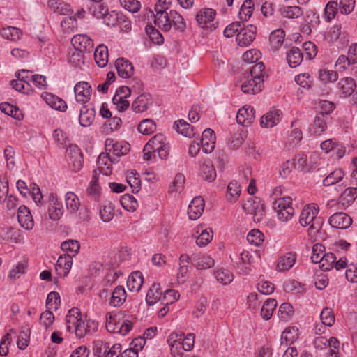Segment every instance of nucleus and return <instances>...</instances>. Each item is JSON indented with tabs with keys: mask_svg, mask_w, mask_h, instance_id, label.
<instances>
[{
	"mask_svg": "<svg viewBox=\"0 0 357 357\" xmlns=\"http://www.w3.org/2000/svg\"><path fill=\"white\" fill-rule=\"evenodd\" d=\"M284 36V31L282 29H277L272 31L269 37L271 47L275 50H278L280 48L283 44Z\"/></svg>",
	"mask_w": 357,
	"mask_h": 357,
	"instance_id": "c03bdc74",
	"label": "nucleus"
},
{
	"mask_svg": "<svg viewBox=\"0 0 357 357\" xmlns=\"http://www.w3.org/2000/svg\"><path fill=\"white\" fill-rule=\"evenodd\" d=\"M75 100L82 104H85L90 100L92 89L91 85L84 81L79 82L74 86Z\"/></svg>",
	"mask_w": 357,
	"mask_h": 357,
	"instance_id": "ddd939ff",
	"label": "nucleus"
},
{
	"mask_svg": "<svg viewBox=\"0 0 357 357\" xmlns=\"http://www.w3.org/2000/svg\"><path fill=\"white\" fill-rule=\"evenodd\" d=\"M297 84L304 89H310L313 84V78L309 73H304L297 75L294 78Z\"/></svg>",
	"mask_w": 357,
	"mask_h": 357,
	"instance_id": "680f3d73",
	"label": "nucleus"
},
{
	"mask_svg": "<svg viewBox=\"0 0 357 357\" xmlns=\"http://www.w3.org/2000/svg\"><path fill=\"white\" fill-rule=\"evenodd\" d=\"M319 207L315 204H307L302 210L299 222L303 227H309V233L310 234L318 232L324 223L321 217H317Z\"/></svg>",
	"mask_w": 357,
	"mask_h": 357,
	"instance_id": "7ed1b4c3",
	"label": "nucleus"
},
{
	"mask_svg": "<svg viewBox=\"0 0 357 357\" xmlns=\"http://www.w3.org/2000/svg\"><path fill=\"white\" fill-rule=\"evenodd\" d=\"M191 263L199 270H205L213 267L215 261L210 256L202 254H194L191 259Z\"/></svg>",
	"mask_w": 357,
	"mask_h": 357,
	"instance_id": "c85d7f7f",
	"label": "nucleus"
},
{
	"mask_svg": "<svg viewBox=\"0 0 357 357\" xmlns=\"http://www.w3.org/2000/svg\"><path fill=\"white\" fill-rule=\"evenodd\" d=\"M278 317L283 321H288L294 314L293 307L287 303H282L278 310Z\"/></svg>",
	"mask_w": 357,
	"mask_h": 357,
	"instance_id": "0e129e2a",
	"label": "nucleus"
},
{
	"mask_svg": "<svg viewBox=\"0 0 357 357\" xmlns=\"http://www.w3.org/2000/svg\"><path fill=\"white\" fill-rule=\"evenodd\" d=\"M215 15V11L211 8H204L197 13L196 18L199 26L204 28L207 23L212 22Z\"/></svg>",
	"mask_w": 357,
	"mask_h": 357,
	"instance_id": "58836bf2",
	"label": "nucleus"
},
{
	"mask_svg": "<svg viewBox=\"0 0 357 357\" xmlns=\"http://www.w3.org/2000/svg\"><path fill=\"white\" fill-rule=\"evenodd\" d=\"M108 56V50L105 45H99L95 50L94 59L99 67L103 68L107 66Z\"/></svg>",
	"mask_w": 357,
	"mask_h": 357,
	"instance_id": "4c0bfd02",
	"label": "nucleus"
},
{
	"mask_svg": "<svg viewBox=\"0 0 357 357\" xmlns=\"http://www.w3.org/2000/svg\"><path fill=\"white\" fill-rule=\"evenodd\" d=\"M71 43L76 50L82 52H91L94 45L92 39L85 34L74 36Z\"/></svg>",
	"mask_w": 357,
	"mask_h": 357,
	"instance_id": "dca6fc26",
	"label": "nucleus"
},
{
	"mask_svg": "<svg viewBox=\"0 0 357 357\" xmlns=\"http://www.w3.org/2000/svg\"><path fill=\"white\" fill-rule=\"evenodd\" d=\"M303 59V55L301 50L296 47H292L287 52V61L289 66L291 68L298 66Z\"/></svg>",
	"mask_w": 357,
	"mask_h": 357,
	"instance_id": "2f4dec72",
	"label": "nucleus"
},
{
	"mask_svg": "<svg viewBox=\"0 0 357 357\" xmlns=\"http://www.w3.org/2000/svg\"><path fill=\"white\" fill-rule=\"evenodd\" d=\"M77 26L75 16H66L61 22V27L64 33H70L74 32Z\"/></svg>",
	"mask_w": 357,
	"mask_h": 357,
	"instance_id": "13d9d810",
	"label": "nucleus"
},
{
	"mask_svg": "<svg viewBox=\"0 0 357 357\" xmlns=\"http://www.w3.org/2000/svg\"><path fill=\"white\" fill-rule=\"evenodd\" d=\"M321 262H319L320 268L326 271L331 270L335 262L336 257L332 252L324 253L323 256H321Z\"/></svg>",
	"mask_w": 357,
	"mask_h": 357,
	"instance_id": "052dcab7",
	"label": "nucleus"
},
{
	"mask_svg": "<svg viewBox=\"0 0 357 357\" xmlns=\"http://www.w3.org/2000/svg\"><path fill=\"white\" fill-rule=\"evenodd\" d=\"M162 293L160 291V285L159 283H153L149 288L146 296V302L148 305H153L158 301L162 299Z\"/></svg>",
	"mask_w": 357,
	"mask_h": 357,
	"instance_id": "ea45409f",
	"label": "nucleus"
},
{
	"mask_svg": "<svg viewBox=\"0 0 357 357\" xmlns=\"http://www.w3.org/2000/svg\"><path fill=\"white\" fill-rule=\"evenodd\" d=\"M279 11L282 17L289 19L298 18L303 13L301 8L297 6H284Z\"/></svg>",
	"mask_w": 357,
	"mask_h": 357,
	"instance_id": "a19ab883",
	"label": "nucleus"
},
{
	"mask_svg": "<svg viewBox=\"0 0 357 357\" xmlns=\"http://www.w3.org/2000/svg\"><path fill=\"white\" fill-rule=\"evenodd\" d=\"M277 305L276 300L273 298L267 299L261 309V316L262 318L265 320H269L272 317Z\"/></svg>",
	"mask_w": 357,
	"mask_h": 357,
	"instance_id": "a18cd8bd",
	"label": "nucleus"
},
{
	"mask_svg": "<svg viewBox=\"0 0 357 357\" xmlns=\"http://www.w3.org/2000/svg\"><path fill=\"white\" fill-rule=\"evenodd\" d=\"M43 100L52 109L65 112L68 108L66 102L61 98L48 92L42 94Z\"/></svg>",
	"mask_w": 357,
	"mask_h": 357,
	"instance_id": "b1692460",
	"label": "nucleus"
},
{
	"mask_svg": "<svg viewBox=\"0 0 357 357\" xmlns=\"http://www.w3.org/2000/svg\"><path fill=\"white\" fill-rule=\"evenodd\" d=\"M65 202L66 208L70 213H76L80 206V201L79 197L71 191L67 192L65 195Z\"/></svg>",
	"mask_w": 357,
	"mask_h": 357,
	"instance_id": "79ce46f5",
	"label": "nucleus"
},
{
	"mask_svg": "<svg viewBox=\"0 0 357 357\" xmlns=\"http://www.w3.org/2000/svg\"><path fill=\"white\" fill-rule=\"evenodd\" d=\"M282 116V112L281 110L273 109L261 117L260 125L265 128H273L279 123Z\"/></svg>",
	"mask_w": 357,
	"mask_h": 357,
	"instance_id": "f3484780",
	"label": "nucleus"
},
{
	"mask_svg": "<svg viewBox=\"0 0 357 357\" xmlns=\"http://www.w3.org/2000/svg\"><path fill=\"white\" fill-rule=\"evenodd\" d=\"M1 36L6 40L17 41L21 38L22 32L17 27L8 26L1 31Z\"/></svg>",
	"mask_w": 357,
	"mask_h": 357,
	"instance_id": "49530a36",
	"label": "nucleus"
},
{
	"mask_svg": "<svg viewBox=\"0 0 357 357\" xmlns=\"http://www.w3.org/2000/svg\"><path fill=\"white\" fill-rule=\"evenodd\" d=\"M319 79L323 84L334 82L338 79V75L336 71L321 68L318 73Z\"/></svg>",
	"mask_w": 357,
	"mask_h": 357,
	"instance_id": "5fc2aeb1",
	"label": "nucleus"
},
{
	"mask_svg": "<svg viewBox=\"0 0 357 357\" xmlns=\"http://www.w3.org/2000/svg\"><path fill=\"white\" fill-rule=\"evenodd\" d=\"M264 65L258 62L254 65L249 73L245 74L241 79V89L245 93L256 94L264 88Z\"/></svg>",
	"mask_w": 357,
	"mask_h": 357,
	"instance_id": "f257e3e1",
	"label": "nucleus"
},
{
	"mask_svg": "<svg viewBox=\"0 0 357 357\" xmlns=\"http://www.w3.org/2000/svg\"><path fill=\"white\" fill-rule=\"evenodd\" d=\"M213 236V231L211 229H202L196 243L199 247H204L211 241Z\"/></svg>",
	"mask_w": 357,
	"mask_h": 357,
	"instance_id": "69168bd1",
	"label": "nucleus"
},
{
	"mask_svg": "<svg viewBox=\"0 0 357 357\" xmlns=\"http://www.w3.org/2000/svg\"><path fill=\"white\" fill-rule=\"evenodd\" d=\"M254 3L252 0H245L242 4L238 16L243 21H248L253 13Z\"/></svg>",
	"mask_w": 357,
	"mask_h": 357,
	"instance_id": "4d7b16f0",
	"label": "nucleus"
},
{
	"mask_svg": "<svg viewBox=\"0 0 357 357\" xmlns=\"http://www.w3.org/2000/svg\"><path fill=\"white\" fill-rule=\"evenodd\" d=\"M297 260V254L293 252H288L281 255L276 264V271L278 272H286L289 271L296 264Z\"/></svg>",
	"mask_w": 357,
	"mask_h": 357,
	"instance_id": "4468645a",
	"label": "nucleus"
},
{
	"mask_svg": "<svg viewBox=\"0 0 357 357\" xmlns=\"http://www.w3.org/2000/svg\"><path fill=\"white\" fill-rule=\"evenodd\" d=\"M0 110L4 114L10 116L15 119L20 120L23 118L22 112L15 106L8 102H2L0 104Z\"/></svg>",
	"mask_w": 357,
	"mask_h": 357,
	"instance_id": "de8ad7c7",
	"label": "nucleus"
},
{
	"mask_svg": "<svg viewBox=\"0 0 357 357\" xmlns=\"http://www.w3.org/2000/svg\"><path fill=\"white\" fill-rule=\"evenodd\" d=\"M256 26L249 24L246 27L241 28L236 35V42L239 46H248L255 40L256 36Z\"/></svg>",
	"mask_w": 357,
	"mask_h": 357,
	"instance_id": "2eb2a0df",
	"label": "nucleus"
},
{
	"mask_svg": "<svg viewBox=\"0 0 357 357\" xmlns=\"http://www.w3.org/2000/svg\"><path fill=\"white\" fill-rule=\"evenodd\" d=\"M66 326L68 332L75 333L79 338H82L86 335L84 319L80 310L77 307H73L68 312L66 316Z\"/></svg>",
	"mask_w": 357,
	"mask_h": 357,
	"instance_id": "20e7f679",
	"label": "nucleus"
},
{
	"mask_svg": "<svg viewBox=\"0 0 357 357\" xmlns=\"http://www.w3.org/2000/svg\"><path fill=\"white\" fill-rule=\"evenodd\" d=\"M144 283L143 274L140 271L132 272L127 280V287L130 291L138 292Z\"/></svg>",
	"mask_w": 357,
	"mask_h": 357,
	"instance_id": "7c9ffc66",
	"label": "nucleus"
},
{
	"mask_svg": "<svg viewBox=\"0 0 357 357\" xmlns=\"http://www.w3.org/2000/svg\"><path fill=\"white\" fill-rule=\"evenodd\" d=\"M298 337L299 331L297 327H287L281 335V344L291 345L298 340Z\"/></svg>",
	"mask_w": 357,
	"mask_h": 357,
	"instance_id": "473e14b6",
	"label": "nucleus"
},
{
	"mask_svg": "<svg viewBox=\"0 0 357 357\" xmlns=\"http://www.w3.org/2000/svg\"><path fill=\"white\" fill-rule=\"evenodd\" d=\"M17 220L20 225L27 230H31L34 226V221L30 210L24 205L18 208Z\"/></svg>",
	"mask_w": 357,
	"mask_h": 357,
	"instance_id": "4be33fe9",
	"label": "nucleus"
},
{
	"mask_svg": "<svg viewBox=\"0 0 357 357\" xmlns=\"http://www.w3.org/2000/svg\"><path fill=\"white\" fill-rule=\"evenodd\" d=\"M255 118V111L254 108L248 105L239 109L236 115V121L238 123L243 126H250L254 121Z\"/></svg>",
	"mask_w": 357,
	"mask_h": 357,
	"instance_id": "5701e85b",
	"label": "nucleus"
},
{
	"mask_svg": "<svg viewBox=\"0 0 357 357\" xmlns=\"http://www.w3.org/2000/svg\"><path fill=\"white\" fill-rule=\"evenodd\" d=\"M185 181V178L183 174H177L172 183L169 185L168 192L170 194L180 193L184 188Z\"/></svg>",
	"mask_w": 357,
	"mask_h": 357,
	"instance_id": "3c124183",
	"label": "nucleus"
},
{
	"mask_svg": "<svg viewBox=\"0 0 357 357\" xmlns=\"http://www.w3.org/2000/svg\"><path fill=\"white\" fill-rule=\"evenodd\" d=\"M126 298L127 294L124 287L117 286L112 291L109 304L116 307H120L125 303Z\"/></svg>",
	"mask_w": 357,
	"mask_h": 357,
	"instance_id": "72a5a7b5",
	"label": "nucleus"
},
{
	"mask_svg": "<svg viewBox=\"0 0 357 357\" xmlns=\"http://www.w3.org/2000/svg\"><path fill=\"white\" fill-rule=\"evenodd\" d=\"M344 176V173L342 169H335L323 180V183L326 186L334 185L342 181Z\"/></svg>",
	"mask_w": 357,
	"mask_h": 357,
	"instance_id": "8fccbe9b",
	"label": "nucleus"
},
{
	"mask_svg": "<svg viewBox=\"0 0 357 357\" xmlns=\"http://www.w3.org/2000/svg\"><path fill=\"white\" fill-rule=\"evenodd\" d=\"M313 345L317 349L319 350H323L328 347V355L330 357H340V342L335 337L327 339L324 336H318L314 338Z\"/></svg>",
	"mask_w": 357,
	"mask_h": 357,
	"instance_id": "0eeeda50",
	"label": "nucleus"
},
{
	"mask_svg": "<svg viewBox=\"0 0 357 357\" xmlns=\"http://www.w3.org/2000/svg\"><path fill=\"white\" fill-rule=\"evenodd\" d=\"M72 265V256L70 254H66L59 257L55 269L59 275L66 277L69 273Z\"/></svg>",
	"mask_w": 357,
	"mask_h": 357,
	"instance_id": "bb28decb",
	"label": "nucleus"
},
{
	"mask_svg": "<svg viewBox=\"0 0 357 357\" xmlns=\"http://www.w3.org/2000/svg\"><path fill=\"white\" fill-rule=\"evenodd\" d=\"M152 102L151 94L142 93L133 101L131 107L135 113H142L148 109Z\"/></svg>",
	"mask_w": 357,
	"mask_h": 357,
	"instance_id": "cd10ccee",
	"label": "nucleus"
},
{
	"mask_svg": "<svg viewBox=\"0 0 357 357\" xmlns=\"http://www.w3.org/2000/svg\"><path fill=\"white\" fill-rule=\"evenodd\" d=\"M215 144V135L214 131L210 128L205 129L202 132L201 144L202 150L205 153H211Z\"/></svg>",
	"mask_w": 357,
	"mask_h": 357,
	"instance_id": "393cba45",
	"label": "nucleus"
},
{
	"mask_svg": "<svg viewBox=\"0 0 357 357\" xmlns=\"http://www.w3.org/2000/svg\"><path fill=\"white\" fill-rule=\"evenodd\" d=\"M94 16L97 18H102L104 23L108 26H114L117 24V13L111 12L105 13L104 12L94 13Z\"/></svg>",
	"mask_w": 357,
	"mask_h": 357,
	"instance_id": "bf43d9fd",
	"label": "nucleus"
},
{
	"mask_svg": "<svg viewBox=\"0 0 357 357\" xmlns=\"http://www.w3.org/2000/svg\"><path fill=\"white\" fill-rule=\"evenodd\" d=\"M217 281L223 285L230 284L234 280V275L230 271L225 268H218L213 272Z\"/></svg>",
	"mask_w": 357,
	"mask_h": 357,
	"instance_id": "37998d69",
	"label": "nucleus"
},
{
	"mask_svg": "<svg viewBox=\"0 0 357 357\" xmlns=\"http://www.w3.org/2000/svg\"><path fill=\"white\" fill-rule=\"evenodd\" d=\"M66 158L71 170L79 172L83 167V155L81 150L77 147H70L66 150Z\"/></svg>",
	"mask_w": 357,
	"mask_h": 357,
	"instance_id": "f8f14e48",
	"label": "nucleus"
},
{
	"mask_svg": "<svg viewBox=\"0 0 357 357\" xmlns=\"http://www.w3.org/2000/svg\"><path fill=\"white\" fill-rule=\"evenodd\" d=\"M106 153H112L115 156L126 155L130 151V144L126 142H119L112 138H107L105 142Z\"/></svg>",
	"mask_w": 357,
	"mask_h": 357,
	"instance_id": "9b49d317",
	"label": "nucleus"
},
{
	"mask_svg": "<svg viewBox=\"0 0 357 357\" xmlns=\"http://www.w3.org/2000/svg\"><path fill=\"white\" fill-rule=\"evenodd\" d=\"M178 132L187 137H193L195 135L193 126L184 120H179L174 123Z\"/></svg>",
	"mask_w": 357,
	"mask_h": 357,
	"instance_id": "09e8293b",
	"label": "nucleus"
},
{
	"mask_svg": "<svg viewBox=\"0 0 357 357\" xmlns=\"http://www.w3.org/2000/svg\"><path fill=\"white\" fill-rule=\"evenodd\" d=\"M63 214L62 204L59 202L57 197L54 195L49 197L48 215L53 221L59 220Z\"/></svg>",
	"mask_w": 357,
	"mask_h": 357,
	"instance_id": "412c9836",
	"label": "nucleus"
},
{
	"mask_svg": "<svg viewBox=\"0 0 357 357\" xmlns=\"http://www.w3.org/2000/svg\"><path fill=\"white\" fill-rule=\"evenodd\" d=\"M331 121L332 117L329 115L324 116L322 114H317L313 122L310 126V133L314 136L321 135L327 129Z\"/></svg>",
	"mask_w": 357,
	"mask_h": 357,
	"instance_id": "9d476101",
	"label": "nucleus"
},
{
	"mask_svg": "<svg viewBox=\"0 0 357 357\" xmlns=\"http://www.w3.org/2000/svg\"><path fill=\"white\" fill-rule=\"evenodd\" d=\"M148 149H151L153 150V152H157L158 157L164 160L166 159L169 155V145L167 142L166 137L161 133H158L151 138L146 143V150Z\"/></svg>",
	"mask_w": 357,
	"mask_h": 357,
	"instance_id": "423d86ee",
	"label": "nucleus"
},
{
	"mask_svg": "<svg viewBox=\"0 0 357 357\" xmlns=\"http://www.w3.org/2000/svg\"><path fill=\"white\" fill-rule=\"evenodd\" d=\"M112 159L108 153H101L97 160V170L103 175L109 176L112 173V163L116 162Z\"/></svg>",
	"mask_w": 357,
	"mask_h": 357,
	"instance_id": "6ab92c4d",
	"label": "nucleus"
},
{
	"mask_svg": "<svg viewBox=\"0 0 357 357\" xmlns=\"http://www.w3.org/2000/svg\"><path fill=\"white\" fill-rule=\"evenodd\" d=\"M169 15L171 27L173 26L176 29L180 31L184 30L185 28V22L183 17L174 10H170Z\"/></svg>",
	"mask_w": 357,
	"mask_h": 357,
	"instance_id": "603ef678",
	"label": "nucleus"
},
{
	"mask_svg": "<svg viewBox=\"0 0 357 357\" xmlns=\"http://www.w3.org/2000/svg\"><path fill=\"white\" fill-rule=\"evenodd\" d=\"M205 206V202L202 197H195L188 206V214L189 218L196 220L202 215Z\"/></svg>",
	"mask_w": 357,
	"mask_h": 357,
	"instance_id": "a211bd4d",
	"label": "nucleus"
},
{
	"mask_svg": "<svg viewBox=\"0 0 357 357\" xmlns=\"http://www.w3.org/2000/svg\"><path fill=\"white\" fill-rule=\"evenodd\" d=\"M247 240L249 243L259 246L264 242V234L259 229H252L248 233Z\"/></svg>",
	"mask_w": 357,
	"mask_h": 357,
	"instance_id": "338daca9",
	"label": "nucleus"
},
{
	"mask_svg": "<svg viewBox=\"0 0 357 357\" xmlns=\"http://www.w3.org/2000/svg\"><path fill=\"white\" fill-rule=\"evenodd\" d=\"M137 129L140 133L149 135L155 131L156 124L153 120L151 119H146L139 123Z\"/></svg>",
	"mask_w": 357,
	"mask_h": 357,
	"instance_id": "6e6d98bb",
	"label": "nucleus"
},
{
	"mask_svg": "<svg viewBox=\"0 0 357 357\" xmlns=\"http://www.w3.org/2000/svg\"><path fill=\"white\" fill-rule=\"evenodd\" d=\"M243 208L247 213L253 215V220L255 222H260L266 214L264 204L252 198L247 200Z\"/></svg>",
	"mask_w": 357,
	"mask_h": 357,
	"instance_id": "1a4fd4ad",
	"label": "nucleus"
},
{
	"mask_svg": "<svg viewBox=\"0 0 357 357\" xmlns=\"http://www.w3.org/2000/svg\"><path fill=\"white\" fill-rule=\"evenodd\" d=\"M200 174L203 179L208 182L213 181L216 178V171L209 160H204L200 165Z\"/></svg>",
	"mask_w": 357,
	"mask_h": 357,
	"instance_id": "f704fd0d",
	"label": "nucleus"
},
{
	"mask_svg": "<svg viewBox=\"0 0 357 357\" xmlns=\"http://www.w3.org/2000/svg\"><path fill=\"white\" fill-rule=\"evenodd\" d=\"M337 89L342 97H349L356 89V83L351 77H344L337 83Z\"/></svg>",
	"mask_w": 357,
	"mask_h": 357,
	"instance_id": "a878e982",
	"label": "nucleus"
},
{
	"mask_svg": "<svg viewBox=\"0 0 357 357\" xmlns=\"http://www.w3.org/2000/svg\"><path fill=\"white\" fill-rule=\"evenodd\" d=\"M96 112L93 108L83 106L80 109L79 121L83 127H88L92 124L95 119Z\"/></svg>",
	"mask_w": 357,
	"mask_h": 357,
	"instance_id": "c9c22d12",
	"label": "nucleus"
},
{
	"mask_svg": "<svg viewBox=\"0 0 357 357\" xmlns=\"http://www.w3.org/2000/svg\"><path fill=\"white\" fill-rule=\"evenodd\" d=\"M357 197V188L349 187L344 190L341 194L339 202L335 199L328 200L326 203V208L330 211V213L333 212V207L337 205H341L343 208L349 206Z\"/></svg>",
	"mask_w": 357,
	"mask_h": 357,
	"instance_id": "6e6552de",
	"label": "nucleus"
},
{
	"mask_svg": "<svg viewBox=\"0 0 357 357\" xmlns=\"http://www.w3.org/2000/svg\"><path fill=\"white\" fill-rule=\"evenodd\" d=\"M241 186L236 181H231L227 186V199L229 202H236L241 194Z\"/></svg>",
	"mask_w": 357,
	"mask_h": 357,
	"instance_id": "864d4df0",
	"label": "nucleus"
},
{
	"mask_svg": "<svg viewBox=\"0 0 357 357\" xmlns=\"http://www.w3.org/2000/svg\"><path fill=\"white\" fill-rule=\"evenodd\" d=\"M155 24L164 31H168L171 29L169 12L155 11Z\"/></svg>",
	"mask_w": 357,
	"mask_h": 357,
	"instance_id": "e433bc0d",
	"label": "nucleus"
},
{
	"mask_svg": "<svg viewBox=\"0 0 357 357\" xmlns=\"http://www.w3.org/2000/svg\"><path fill=\"white\" fill-rule=\"evenodd\" d=\"M331 227L344 229L348 228L352 223V219L344 213H335L328 219Z\"/></svg>",
	"mask_w": 357,
	"mask_h": 357,
	"instance_id": "aec40b11",
	"label": "nucleus"
},
{
	"mask_svg": "<svg viewBox=\"0 0 357 357\" xmlns=\"http://www.w3.org/2000/svg\"><path fill=\"white\" fill-rule=\"evenodd\" d=\"M61 248L63 251L70 252V255H75L79 250L80 244L76 240H68L61 243Z\"/></svg>",
	"mask_w": 357,
	"mask_h": 357,
	"instance_id": "774afa93",
	"label": "nucleus"
},
{
	"mask_svg": "<svg viewBox=\"0 0 357 357\" xmlns=\"http://www.w3.org/2000/svg\"><path fill=\"white\" fill-rule=\"evenodd\" d=\"M115 66L118 75L123 78H128L133 75L134 68L132 64L124 58L116 59Z\"/></svg>",
	"mask_w": 357,
	"mask_h": 357,
	"instance_id": "c756f323",
	"label": "nucleus"
},
{
	"mask_svg": "<svg viewBox=\"0 0 357 357\" xmlns=\"http://www.w3.org/2000/svg\"><path fill=\"white\" fill-rule=\"evenodd\" d=\"M273 209L276 213L277 218L283 222L290 220L294 214L292 199L288 196L283 197V198L277 201H273Z\"/></svg>",
	"mask_w": 357,
	"mask_h": 357,
	"instance_id": "39448f33",
	"label": "nucleus"
},
{
	"mask_svg": "<svg viewBox=\"0 0 357 357\" xmlns=\"http://www.w3.org/2000/svg\"><path fill=\"white\" fill-rule=\"evenodd\" d=\"M195 335L188 333L184 336L182 333L173 332L168 336L167 342L173 357H187L183 351H191L195 344Z\"/></svg>",
	"mask_w": 357,
	"mask_h": 357,
	"instance_id": "f03ea898",
	"label": "nucleus"
},
{
	"mask_svg": "<svg viewBox=\"0 0 357 357\" xmlns=\"http://www.w3.org/2000/svg\"><path fill=\"white\" fill-rule=\"evenodd\" d=\"M121 204L128 211H135L138 207L137 199L131 195H124L121 199Z\"/></svg>",
	"mask_w": 357,
	"mask_h": 357,
	"instance_id": "e2e57ef3",
	"label": "nucleus"
}]
</instances>
